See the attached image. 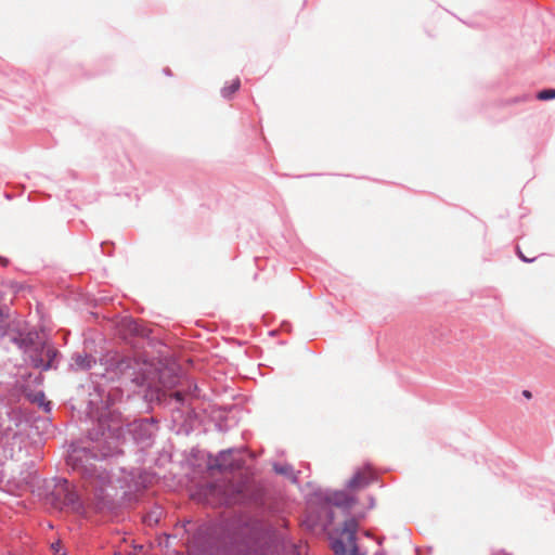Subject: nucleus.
I'll list each match as a JSON object with an SVG mask.
<instances>
[{
    "mask_svg": "<svg viewBox=\"0 0 555 555\" xmlns=\"http://www.w3.org/2000/svg\"><path fill=\"white\" fill-rule=\"evenodd\" d=\"M95 457V454L89 456L86 448L73 449L67 455L66 464L80 475L87 488H92L93 498L88 507L98 514L106 515L116 511L117 502L106 490V486L111 483L108 472L90 462V459Z\"/></svg>",
    "mask_w": 555,
    "mask_h": 555,
    "instance_id": "f257e3e1",
    "label": "nucleus"
},
{
    "mask_svg": "<svg viewBox=\"0 0 555 555\" xmlns=\"http://www.w3.org/2000/svg\"><path fill=\"white\" fill-rule=\"evenodd\" d=\"M10 339L27 356L29 363L35 369L48 371L57 367L60 352L52 344L43 340L37 331H18Z\"/></svg>",
    "mask_w": 555,
    "mask_h": 555,
    "instance_id": "f03ea898",
    "label": "nucleus"
},
{
    "mask_svg": "<svg viewBox=\"0 0 555 555\" xmlns=\"http://www.w3.org/2000/svg\"><path fill=\"white\" fill-rule=\"evenodd\" d=\"M46 502L59 511L87 517V506L75 485L63 477H54L46 483Z\"/></svg>",
    "mask_w": 555,
    "mask_h": 555,
    "instance_id": "7ed1b4c3",
    "label": "nucleus"
},
{
    "mask_svg": "<svg viewBox=\"0 0 555 555\" xmlns=\"http://www.w3.org/2000/svg\"><path fill=\"white\" fill-rule=\"evenodd\" d=\"M248 530L246 550L240 555H274L276 551L274 529L260 519H253L245 524Z\"/></svg>",
    "mask_w": 555,
    "mask_h": 555,
    "instance_id": "20e7f679",
    "label": "nucleus"
},
{
    "mask_svg": "<svg viewBox=\"0 0 555 555\" xmlns=\"http://www.w3.org/2000/svg\"><path fill=\"white\" fill-rule=\"evenodd\" d=\"M105 373L103 374L111 380H120L125 384L131 383L140 386L144 382L142 365L130 357L118 353L107 354L105 358Z\"/></svg>",
    "mask_w": 555,
    "mask_h": 555,
    "instance_id": "39448f33",
    "label": "nucleus"
},
{
    "mask_svg": "<svg viewBox=\"0 0 555 555\" xmlns=\"http://www.w3.org/2000/svg\"><path fill=\"white\" fill-rule=\"evenodd\" d=\"M121 435V426L114 422L107 412L101 413L96 418V423L88 430V438L91 441L105 444L104 450L101 451V456L103 457L113 454Z\"/></svg>",
    "mask_w": 555,
    "mask_h": 555,
    "instance_id": "423d86ee",
    "label": "nucleus"
},
{
    "mask_svg": "<svg viewBox=\"0 0 555 555\" xmlns=\"http://www.w3.org/2000/svg\"><path fill=\"white\" fill-rule=\"evenodd\" d=\"M315 502L320 505L326 517V525L334 521V511L332 506L350 509L356 503V498L345 490L318 489L312 493L310 504Z\"/></svg>",
    "mask_w": 555,
    "mask_h": 555,
    "instance_id": "0eeeda50",
    "label": "nucleus"
},
{
    "mask_svg": "<svg viewBox=\"0 0 555 555\" xmlns=\"http://www.w3.org/2000/svg\"><path fill=\"white\" fill-rule=\"evenodd\" d=\"M358 521L350 517L344 521L341 534L346 537V541L341 538L333 539L331 547L335 555H364L360 553L357 544Z\"/></svg>",
    "mask_w": 555,
    "mask_h": 555,
    "instance_id": "6e6552de",
    "label": "nucleus"
},
{
    "mask_svg": "<svg viewBox=\"0 0 555 555\" xmlns=\"http://www.w3.org/2000/svg\"><path fill=\"white\" fill-rule=\"evenodd\" d=\"M158 431V422L151 418L135 420L129 425V433L137 444L142 448L151 447Z\"/></svg>",
    "mask_w": 555,
    "mask_h": 555,
    "instance_id": "1a4fd4ad",
    "label": "nucleus"
},
{
    "mask_svg": "<svg viewBox=\"0 0 555 555\" xmlns=\"http://www.w3.org/2000/svg\"><path fill=\"white\" fill-rule=\"evenodd\" d=\"M178 383L181 385V388L176 389L171 396L181 405H184L191 399L199 397V389L193 379L185 377L183 380L179 379Z\"/></svg>",
    "mask_w": 555,
    "mask_h": 555,
    "instance_id": "9d476101",
    "label": "nucleus"
},
{
    "mask_svg": "<svg viewBox=\"0 0 555 555\" xmlns=\"http://www.w3.org/2000/svg\"><path fill=\"white\" fill-rule=\"evenodd\" d=\"M233 452L234 449L220 451L209 467L219 472H233L237 469L240 467V463L233 459Z\"/></svg>",
    "mask_w": 555,
    "mask_h": 555,
    "instance_id": "9b49d317",
    "label": "nucleus"
},
{
    "mask_svg": "<svg viewBox=\"0 0 555 555\" xmlns=\"http://www.w3.org/2000/svg\"><path fill=\"white\" fill-rule=\"evenodd\" d=\"M95 363L96 360L93 356L86 352H75L72 356L69 366L74 371H89Z\"/></svg>",
    "mask_w": 555,
    "mask_h": 555,
    "instance_id": "f8f14e48",
    "label": "nucleus"
},
{
    "mask_svg": "<svg viewBox=\"0 0 555 555\" xmlns=\"http://www.w3.org/2000/svg\"><path fill=\"white\" fill-rule=\"evenodd\" d=\"M373 481V476L358 470L347 481L346 487L349 489H360L369 486Z\"/></svg>",
    "mask_w": 555,
    "mask_h": 555,
    "instance_id": "ddd939ff",
    "label": "nucleus"
},
{
    "mask_svg": "<svg viewBox=\"0 0 555 555\" xmlns=\"http://www.w3.org/2000/svg\"><path fill=\"white\" fill-rule=\"evenodd\" d=\"M273 470L279 474V475H282V476H285V477H289L292 478L294 481H296V476L294 475V468L292 465L289 464H279V463H274L273 464Z\"/></svg>",
    "mask_w": 555,
    "mask_h": 555,
    "instance_id": "4468645a",
    "label": "nucleus"
},
{
    "mask_svg": "<svg viewBox=\"0 0 555 555\" xmlns=\"http://www.w3.org/2000/svg\"><path fill=\"white\" fill-rule=\"evenodd\" d=\"M241 87L240 78L234 79L230 86H225L221 89V95L224 99H230Z\"/></svg>",
    "mask_w": 555,
    "mask_h": 555,
    "instance_id": "2eb2a0df",
    "label": "nucleus"
},
{
    "mask_svg": "<svg viewBox=\"0 0 555 555\" xmlns=\"http://www.w3.org/2000/svg\"><path fill=\"white\" fill-rule=\"evenodd\" d=\"M537 99L541 101H548L555 99V89H543L538 92Z\"/></svg>",
    "mask_w": 555,
    "mask_h": 555,
    "instance_id": "dca6fc26",
    "label": "nucleus"
},
{
    "mask_svg": "<svg viewBox=\"0 0 555 555\" xmlns=\"http://www.w3.org/2000/svg\"><path fill=\"white\" fill-rule=\"evenodd\" d=\"M31 402H37L39 403L40 405H43L44 406V411L46 412H50L51 410V406H50V402H46L44 403V393L42 391H39L37 392L33 398H31Z\"/></svg>",
    "mask_w": 555,
    "mask_h": 555,
    "instance_id": "f3484780",
    "label": "nucleus"
},
{
    "mask_svg": "<svg viewBox=\"0 0 555 555\" xmlns=\"http://www.w3.org/2000/svg\"><path fill=\"white\" fill-rule=\"evenodd\" d=\"M162 514V511L159 507H157L155 511L151 512L150 514H147L144 518L145 522H147L149 525H152V524H157L158 522V519H159V516Z\"/></svg>",
    "mask_w": 555,
    "mask_h": 555,
    "instance_id": "a211bd4d",
    "label": "nucleus"
},
{
    "mask_svg": "<svg viewBox=\"0 0 555 555\" xmlns=\"http://www.w3.org/2000/svg\"><path fill=\"white\" fill-rule=\"evenodd\" d=\"M51 550L53 551L54 554L66 555L65 552H62V543H61V541L53 542L51 544Z\"/></svg>",
    "mask_w": 555,
    "mask_h": 555,
    "instance_id": "6ab92c4d",
    "label": "nucleus"
},
{
    "mask_svg": "<svg viewBox=\"0 0 555 555\" xmlns=\"http://www.w3.org/2000/svg\"><path fill=\"white\" fill-rule=\"evenodd\" d=\"M129 330L133 333H138V324L135 321H133V320L129 321Z\"/></svg>",
    "mask_w": 555,
    "mask_h": 555,
    "instance_id": "aec40b11",
    "label": "nucleus"
},
{
    "mask_svg": "<svg viewBox=\"0 0 555 555\" xmlns=\"http://www.w3.org/2000/svg\"><path fill=\"white\" fill-rule=\"evenodd\" d=\"M518 256L519 258L524 261V262H531L533 261V259H528L525 257V255H522V253L520 250H518Z\"/></svg>",
    "mask_w": 555,
    "mask_h": 555,
    "instance_id": "412c9836",
    "label": "nucleus"
},
{
    "mask_svg": "<svg viewBox=\"0 0 555 555\" xmlns=\"http://www.w3.org/2000/svg\"><path fill=\"white\" fill-rule=\"evenodd\" d=\"M522 395L526 397V398H531V392L528 391V390H524Z\"/></svg>",
    "mask_w": 555,
    "mask_h": 555,
    "instance_id": "4be33fe9",
    "label": "nucleus"
},
{
    "mask_svg": "<svg viewBox=\"0 0 555 555\" xmlns=\"http://www.w3.org/2000/svg\"><path fill=\"white\" fill-rule=\"evenodd\" d=\"M164 73H165V75H167V76H170V75H171V72H170V69H169V68H165V69H164Z\"/></svg>",
    "mask_w": 555,
    "mask_h": 555,
    "instance_id": "5701e85b",
    "label": "nucleus"
},
{
    "mask_svg": "<svg viewBox=\"0 0 555 555\" xmlns=\"http://www.w3.org/2000/svg\"><path fill=\"white\" fill-rule=\"evenodd\" d=\"M493 555H506V554L504 552L500 551V552L494 553Z\"/></svg>",
    "mask_w": 555,
    "mask_h": 555,
    "instance_id": "b1692460",
    "label": "nucleus"
}]
</instances>
